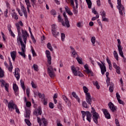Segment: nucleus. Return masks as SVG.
Masks as SVG:
<instances>
[{"instance_id": "obj_18", "label": "nucleus", "mask_w": 126, "mask_h": 126, "mask_svg": "<svg viewBox=\"0 0 126 126\" xmlns=\"http://www.w3.org/2000/svg\"><path fill=\"white\" fill-rule=\"evenodd\" d=\"M108 106L109 107V109H110V110H111V111L113 112H115V111L117 110V108L116 106H115V105H114L113 103L111 102H110L108 103Z\"/></svg>"}, {"instance_id": "obj_23", "label": "nucleus", "mask_w": 126, "mask_h": 126, "mask_svg": "<svg viewBox=\"0 0 126 126\" xmlns=\"http://www.w3.org/2000/svg\"><path fill=\"white\" fill-rule=\"evenodd\" d=\"M72 95L73 97H74V98H75V99H76V100H77L78 103H80V99L79 98V97H78V96H77V95L76 94V93H75V92H73L72 93Z\"/></svg>"}, {"instance_id": "obj_30", "label": "nucleus", "mask_w": 126, "mask_h": 126, "mask_svg": "<svg viewBox=\"0 0 126 126\" xmlns=\"http://www.w3.org/2000/svg\"><path fill=\"white\" fill-rule=\"evenodd\" d=\"M13 90L15 92H17L18 91V86L16 84H14L13 86Z\"/></svg>"}, {"instance_id": "obj_1", "label": "nucleus", "mask_w": 126, "mask_h": 126, "mask_svg": "<svg viewBox=\"0 0 126 126\" xmlns=\"http://www.w3.org/2000/svg\"><path fill=\"white\" fill-rule=\"evenodd\" d=\"M22 31V38L23 39V41L25 43H23L22 39L17 40V42H20L21 46L22 52L19 51L18 54L20 55L23 58H26V55H25V52H26V43L27 41V37L29 36V34L27 32V31H25L23 29H21Z\"/></svg>"}, {"instance_id": "obj_48", "label": "nucleus", "mask_w": 126, "mask_h": 126, "mask_svg": "<svg viewBox=\"0 0 126 126\" xmlns=\"http://www.w3.org/2000/svg\"><path fill=\"white\" fill-rule=\"evenodd\" d=\"M20 83H21V86L22 88L23 87H25V84H24V81H23L22 80H21Z\"/></svg>"}, {"instance_id": "obj_50", "label": "nucleus", "mask_w": 126, "mask_h": 126, "mask_svg": "<svg viewBox=\"0 0 126 126\" xmlns=\"http://www.w3.org/2000/svg\"><path fill=\"white\" fill-rule=\"evenodd\" d=\"M26 94H27V96L29 97V95L30 94V89H29V88H28L26 90Z\"/></svg>"}, {"instance_id": "obj_14", "label": "nucleus", "mask_w": 126, "mask_h": 126, "mask_svg": "<svg viewBox=\"0 0 126 126\" xmlns=\"http://www.w3.org/2000/svg\"><path fill=\"white\" fill-rule=\"evenodd\" d=\"M118 51L119 52V54L122 57V58H123L124 60V62H126V58H125V56H124V52H123V46L120 45H117Z\"/></svg>"}, {"instance_id": "obj_43", "label": "nucleus", "mask_w": 126, "mask_h": 126, "mask_svg": "<svg viewBox=\"0 0 126 126\" xmlns=\"http://www.w3.org/2000/svg\"><path fill=\"white\" fill-rule=\"evenodd\" d=\"M32 54L33 57H37V54L35 52V50H34V49L32 48Z\"/></svg>"}, {"instance_id": "obj_10", "label": "nucleus", "mask_w": 126, "mask_h": 126, "mask_svg": "<svg viewBox=\"0 0 126 126\" xmlns=\"http://www.w3.org/2000/svg\"><path fill=\"white\" fill-rule=\"evenodd\" d=\"M45 54L46 55V58H47L48 63L50 65V64H52V56H51V52H50V51L49 50H46L45 51Z\"/></svg>"}, {"instance_id": "obj_24", "label": "nucleus", "mask_w": 126, "mask_h": 126, "mask_svg": "<svg viewBox=\"0 0 126 126\" xmlns=\"http://www.w3.org/2000/svg\"><path fill=\"white\" fill-rule=\"evenodd\" d=\"M65 11L67 12V13H68V14H69V15H73V14L72 12H71V11H70V9L68 7V6H65Z\"/></svg>"}, {"instance_id": "obj_7", "label": "nucleus", "mask_w": 126, "mask_h": 126, "mask_svg": "<svg viewBox=\"0 0 126 126\" xmlns=\"http://www.w3.org/2000/svg\"><path fill=\"white\" fill-rule=\"evenodd\" d=\"M16 28H17V30L18 32V37L17 38V40H22V38H21V32H20L21 30V28L20 27V26H19V23H16L15 24Z\"/></svg>"}, {"instance_id": "obj_32", "label": "nucleus", "mask_w": 126, "mask_h": 126, "mask_svg": "<svg viewBox=\"0 0 126 126\" xmlns=\"http://www.w3.org/2000/svg\"><path fill=\"white\" fill-rule=\"evenodd\" d=\"M114 56L117 61H119V56H118V53H117V51H114L113 52Z\"/></svg>"}, {"instance_id": "obj_55", "label": "nucleus", "mask_w": 126, "mask_h": 126, "mask_svg": "<svg viewBox=\"0 0 126 126\" xmlns=\"http://www.w3.org/2000/svg\"><path fill=\"white\" fill-rule=\"evenodd\" d=\"M63 100L65 101V103H67V101L68 100V99L65 95H63Z\"/></svg>"}, {"instance_id": "obj_63", "label": "nucleus", "mask_w": 126, "mask_h": 126, "mask_svg": "<svg viewBox=\"0 0 126 126\" xmlns=\"http://www.w3.org/2000/svg\"><path fill=\"white\" fill-rule=\"evenodd\" d=\"M118 101L119 104L124 105V101H123V100H121V99H118Z\"/></svg>"}, {"instance_id": "obj_21", "label": "nucleus", "mask_w": 126, "mask_h": 126, "mask_svg": "<svg viewBox=\"0 0 126 126\" xmlns=\"http://www.w3.org/2000/svg\"><path fill=\"white\" fill-rule=\"evenodd\" d=\"M11 57L12 59L13 62L15 61V58H16V52L13 51L10 53Z\"/></svg>"}, {"instance_id": "obj_44", "label": "nucleus", "mask_w": 126, "mask_h": 126, "mask_svg": "<svg viewBox=\"0 0 126 126\" xmlns=\"http://www.w3.org/2000/svg\"><path fill=\"white\" fill-rule=\"evenodd\" d=\"M117 6H124L123 5H122V0H117Z\"/></svg>"}, {"instance_id": "obj_37", "label": "nucleus", "mask_w": 126, "mask_h": 126, "mask_svg": "<svg viewBox=\"0 0 126 126\" xmlns=\"http://www.w3.org/2000/svg\"><path fill=\"white\" fill-rule=\"evenodd\" d=\"M78 63H80V64H83V63L82 62V60L80 58H79L78 57L76 58Z\"/></svg>"}, {"instance_id": "obj_54", "label": "nucleus", "mask_w": 126, "mask_h": 126, "mask_svg": "<svg viewBox=\"0 0 126 126\" xmlns=\"http://www.w3.org/2000/svg\"><path fill=\"white\" fill-rule=\"evenodd\" d=\"M87 72L88 74H89V73H90V74H91V76H93L94 75L93 72H92L91 71V70H89Z\"/></svg>"}, {"instance_id": "obj_47", "label": "nucleus", "mask_w": 126, "mask_h": 126, "mask_svg": "<svg viewBox=\"0 0 126 126\" xmlns=\"http://www.w3.org/2000/svg\"><path fill=\"white\" fill-rule=\"evenodd\" d=\"M106 83H107V86H109L110 85V79L109 77H106Z\"/></svg>"}, {"instance_id": "obj_15", "label": "nucleus", "mask_w": 126, "mask_h": 126, "mask_svg": "<svg viewBox=\"0 0 126 126\" xmlns=\"http://www.w3.org/2000/svg\"><path fill=\"white\" fill-rule=\"evenodd\" d=\"M113 67H114V68H115V69H116L117 73H118V74H121V67L118 66V65H117V63H113Z\"/></svg>"}, {"instance_id": "obj_16", "label": "nucleus", "mask_w": 126, "mask_h": 126, "mask_svg": "<svg viewBox=\"0 0 126 126\" xmlns=\"http://www.w3.org/2000/svg\"><path fill=\"white\" fill-rule=\"evenodd\" d=\"M20 71V70H19V68H16L15 69V76L17 78V80L19 79L20 77V74H19V72Z\"/></svg>"}, {"instance_id": "obj_26", "label": "nucleus", "mask_w": 126, "mask_h": 126, "mask_svg": "<svg viewBox=\"0 0 126 126\" xmlns=\"http://www.w3.org/2000/svg\"><path fill=\"white\" fill-rule=\"evenodd\" d=\"M101 74L102 75H104L105 74V72L107 71V70H106V66L105 65L103 64V67L100 68Z\"/></svg>"}, {"instance_id": "obj_25", "label": "nucleus", "mask_w": 126, "mask_h": 126, "mask_svg": "<svg viewBox=\"0 0 126 126\" xmlns=\"http://www.w3.org/2000/svg\"><path fill=\"white\" fill-rule=\"evenodd\" d=\"M21 10L23 12L25 17L27 18V11H26V8L24 6H22L21 7Z\"/></svg>"}, {"instance_id": "obj_62", "label": "nucleus", "mask_w": 126, "mask_h": 126, "mask_svg": "<svg viewBox=\"0 0 126 126\" xmlns=\"http://www.w3.org/2000/svg\"><path fill=\"white\" fill-rule=\"evenodd\" d=\"M8 10L6 9V10L4 11V16L5 17H7V13H8Z\"/></svg>"}, {"instance_id": "obj_20", "label": "nucleus", "mask_w": 126, "mask_h": 126, "mask_svg": "<svg viewBox=\"0 0 126 126\" xmlns=\"http://www.w3.org/2000/svg\"><path fill=\"white\" fill-rule=\"evenodd\" d=\"M34 115L35 116H38V115H42V109H41V107H39L37 111L34 112Z\"/></svg>"}, {"instance_id": "obj_22", "label": "nucleus", "mask_w": 126, "mask_h": 126, "mask_svg": "<svg viewBox=\"0 0 126 126\" xmlns=\"http://www.w3.org/2000/svg\"><path fill=\"white\" fill-rule=\"evenodd\" d=\"M87 103L86 102V101H83L82 102V106L83 107H84V108H86V109H88V108H89V106H92L91 103H92V102H91V104H89L88 103L87 104Z\"/></svg>"}, {"instance_id": "obj_53", "label": "nucleus", "mask_w": 126, "mask_h": 126, "mask_svg": "<svg viewBox=\"0 0 126 126\" xmlns=\"http://www.w3.org/2000/svg\"><path fill=\"white\" fill-rule=\"evenodd\" d=\"M73 8V11L74 12V14L75 15L77 14L78 11H77L76 8H75V7H74V8Z\"/></svg>"}, {"instance_id": "obj_59", "label": "nucleus", "mask_w": 126, "mask_h": 126, "mask_svg": "<svg viewBox=\"0 0 126 126\" xmlns=\"http://www.w3.org/2000/svg\"><path fill=\"white\" fill-rule=\"evenodd\" d=\"M38 97L39 98H42L45 97V94H41L40 93H38Z\"/></svg>"}, {"instance_id": "obj_11", "label": "nucleus", "mask_w": 126, "mask_h": 126, "mask_svg": "<svg viewBox=\"0 0 126 126\" xmlns=\"http://www.w3.org/2000/svg\"><path fill=\"white\" fill-rule=\"evenodd\" d=\"M47 72L50 77H55L56 74L54 72V69L52 66H49L47 69Z\"/></svg>"}, {"instance_id": "obj_27", "label": "nucleus", "mask_w": 126, "mask_h": 126, "mask_svg": "<svg viewBox=\"0 0 126 126\" xmlns=\"http://www.w3.org/2000/svg\"><path fill=\"white\" fill-rule=\"evenodd\" d=\"M30 110L29 109H26V115L25 116V117H26V118H27V119H30Z\"/></svg>"}, {"instance_id": "obj_38", "label": "nucleus", "mask_w": 126, "mask_h": 126, "mask_svg": "<svg viewBox=\"0 0 126 126\" xmlns=\"http://www.w3.org/2000/svg\"><path fill=\"white\" fill-rule=\"evenodd\" d=\"M109 91L110 92L112 93L114 91V85H110V86L109 87Z\"/></svg>"}, {"instance_id": "obj_9", "label": "nucleus", "mask_w": 126, "mask_h": 126, "mask_svg": "<svg viewBox=\"0 0 126 126\" xmlns=\"http://www.w3.org/2000/svg\"><path fill=\"white\" fill-rule=\"evenodd\" d=\"M17 106V105L15 104V103L14 102V101L12 100H10L8 103V108L9 110H11V111H12V110L15 109V108H16Z\"/></svg>"}, {"instance_id": "obj_45", "label": "nucleus", "mask_w": 126, "mask_h": 126, "mask_svg": "<svg viewBox=\"0 0 126 126\" xmlns=\"http://www.w3.org/2000/svg\"><path fill=\"white\" fill-rule=\"evenodd\" d=\"M33 68L36 71H38V70H39V69L38 68V65L36 64H33Z\"/></svg>"}, {"instance_id": "obj_40", "label": "nucleus", "mask_w": 126, "mask_h": 126, "mask_svg": "<svg viewBox=\"0 0 126 126\" xmlns=\"http://www.w3.org/2000/svg\"><path fill=\"white\" fill-rule=\"evenodd\" d=\"M50 13L51 14V15H57V12L56 11V10L52 9L51 12Z\"/></svg>"}, {"instance_id": "obj_52", "label": "nucleus", "mask_w": 126, "mask_h": 126, "mask_svg": "<svg viewBox=\"0 0 126 126\" xmlns=\"http://www.w3.org/2000/svg\"><path fill=\"white\" fill-rule=\"evenodd\" d=\"M105 118L107 119V120H109V119H111V115H110V113H107V114L104 115Z\"/></svg>"}, {"instance_id": "obj_6", "label": "nucleus", "mask_w": 126, "mask_h": 126, "mask_svg": "<svg viewBox=\"0 0 126 126\" xmlns=\"http://www.w3.org/2000/svg\"><path fill=\"white\" fill-rule=\"evenodd\" d=\"M71 70L75 76H80V77H83L84 75L81 72L76 70V68L74 67V65H72L71 67Z\"/></svg>"}, {"instance_id": "obj_60", "label": "nucleus", "mask_w": 126, "mask_h": 126, "mask_svg": "<svg viewBox=\"0 0 126 126\" xmlns=\"http://www.w3.org/2000/svg\"><path fill=\"white\" fill-rule=\"evenodd\" d=\"M31 84L33 88H37V87L36 86V85H35V83H34V82H32Z\"/></svg>"}, {"instance_id": "obj_41", "label": "nucleus", "mask_w": 126, "mask_h": 126, "mask_svg": "<svg viewBox=\"0 0 126 126\" xmlns=\"http://www.w3.org/2000/svg\"><path fill=\"white\" fill-rule=\"evenodd\" d=\"M25 1L27 6H29V7H31V5H30V1H29V0H25Z\"/></svg>"}, {"instance_id": "obj_28", "label": "nucleus", "mask_w": 126, "mask_h": 126, "mask_svg": "<svg viewBox=\"0 0 126 126\" xmlns=\"http://www.w3.org/2000/svg\"><path fill=\"white\" fill-rule=\"evenodd\" d=\"M47 47L48 49H49V50H50V51H51V52H53V51H54V49H53V47H52V44H51V43H50V42L48 43V44L47 45Z\"/></svg>"}, {"instance_id": "obj_13", "label": "nucleus", "mask_w": 126, "mask_h": 126, "mask_svg": "<svg viewBox=\"0 0 126 126\" xmlns=\"http://www.w3.org/2000/svg\"><path fill=\"white\" fill-rule=\"evenodd\" d=\"M0 82L1 83V86L2 87V86H4L5 89L7 92H8V87H9V85L7 83H5V81L3 80V79H1L0 80Z\"/></svg>"}, {"instance_id": "obj_61", "label": "nucleus", "mask_w": 126, "mask_h": 126, "mask_svg": "<svg viewBox=\"0 0 126 126\" xmlns=\"http://www.w3.org/2000/svg\"><path fill=\"white\" fill-rule=\"evenodd\" d=\"M1 34L2 36L3 41H5V35H4V33H3L2 32H1Z\"/></svg>"}, {"instance_id": "obj_51", "label": "nucleus", "mask_w": 126, "mask_h": 126, "mask_svg": "<svg viewBox=\"0 0 126 126\" xmlns=\"http://www.w3.org/2000/svg\"><path fill=\"white\" fill-rule=\"evenodd\" d=\"M102 21H104L106 22H109V19L108 18H105V17H102Z\"/></svg>"}, {"instance_id": "obj_3", "label": "nucleus", "mask_w": 126, "mask_h": 126, "mask_svg": "<svg viewBox=\"0 0 126 126\" xmlns=\"http://www.w3.org/2000/svg\"><path fill=\"white\" fill-rule=\"evenodd\" d=\"M84 92L86 94V101L89 104L91 105V102H92V98H91V94L88 93L89 90L86 87V86L83 87Z\"/></svg>"}, {"instance_id": "obj_58", "label": "nucleus", "mask_w": 126, "mask_h": 126, "mask_svg": "<svg viewBox=\"0 0 126 126\" xmlns=\"http://www.w3.org/2000/svg\"><path fill=\"white\" fill-rule=\"evenodd\" d=\"M26 105L28 107H31V102L28 101L26 102Z\"/></svg>"}, {"instance_id": "obj_31", "label": "nucleus", "mask_w": 126, "mask_h": 126, "mask_svg": "<svg viewBox=\"0 0 126 126\" xmlns=\"http://www.w3.org/2000/svg\"><path fill=\"white\" fill-rule=\"evenodd\" d=\"M91 42L93 45V46H95V42L96 41V38L95 36H93L91 39Z\"/></svg>"}, {"instance_id": "obj_2", "label": "nucleus", "mask_w": 126, "mask_h": 126, "mask_svg": "<svg viewBox=\"0 0 126 126\" xmlns=\"http://www.w3.org/2000/svg\"><path fill=\"white\" fill-rule=\"evenodd\" d=\"M63 16L64 17V21L61 17V15H59L58 16V19L59 22H62L63 26L64 27H67V28H69L70 27V25L69 24V21L68 20V18L66 15L65 12L63 13Z\"/></svg>"}, {"instance_id": "obj_34", "label": "nucleus", "mask_w": 126, "mask_h": 126, "mask_svg": "<svg viewBox=\"0 0 126 126\" xmlns=\"http://www.w3.org/2000/svg\"><path fill=\"white\" fill-rule=\"evenodd\" d=\"M94 85V86H96L97 89H100V86L99 85V83H98V81H95V82H93Z\"/></svg>"}, {"instance_id": "obj_19", "label": "nucleus", "mask_w": 126, "mask_h": 126, "mask_svg": "<svg viewBox=\"0 0 126 126\" xmlns=\"http://www.w3.org/2000/svg\"><path fill=\"white\" fill-rule=\"evenodd\" d=\"M117 7L118 9H119L120 14H121V15H124L123 10H125V7H124V6H117Z\"/></svg>"}, {"instance_id": "obj_56", "label": "nucleus", "mask_w": 126, "mask_h": 126, "mask_svg": "<svg viewBox=\"0 0 126 126\" xmlns=\"http://www.w3.org/2000/svg\"><path fill=\"white\" fill-rule=\"evenodd\" d=\"M48 104V99L44 98L43 99V104L46 106Z\"/></svg>"}, {"instance_id": "obj_46", "label": "nucleus", "mask_w": 126, "mask_h": 126, "mask_svg": "<svg viewBox=\"0 0 126 126\" xmlns=\"http://www.w3.org/2000/svg\"><path fill=\"white\" fill-rule=\"evenodd\" d=\"M13 17H14V19H16V20H17V19H18V16L17 15V14L16 13H13Z\"/></svg>"}, {"instance_id": "obj_33", "label": "nucleus", "mask_w": 126, "mask_h": 126, "mask_svg": "<svg viewBox=\"0 0 126 126\" xmlns=\"http://www.w3.org/2000/svg\"><path fill=\"white\" fill-rule=\"evenodd\" d=\"M3 76H4V73L3 70H2V69L0 67V77L2 78Z\"/></svg>"}, {"instance_id": "obj_5", "label": "nucleus", "mask_w": 126, "mask_h": 126, "mask_svg": "<svg viewBox=\"0 0 126 126\" xmlns=\"http://www.w3.org/2000/svg\"><path fill=\"white\" fill-rule=\"evenodd\" d=\"M91 113L93 115V120L94 122L96 124H98V119L100 116H99V114L96 112V110H95L94 107H92Z\"/></svg>"}, {"instance_id": "obj_49", "label": "nucleus", "mask_w": 126, "mask_h": 126, "mask_svg": "<svg viewBox=\"0 0 126 126\" xmlns=\"http://www.w3.org/2000/svg\"><path fill=\"white\" fill-rule=\"evenodd\" d=\"M84 68L86 69V72H87L88 71L90 70L89 68H88V64H86L84 66Z\"/></svg>"}, {"instance_id": "obj_4", "label": "nucleus", "mask_w": 126, "mask_h": 126, "mask_svg": "<svg viewBox=\"0 0 126 126\" xmlns=\"http://www.w3.org/2000/svg\"><path fill=\"white\" fill-rule=\"evenodd\" d=\"M81 113L82 114L83 121H85V116H86L87 121H88L89 123H91V119L92 118L91 113H90L89 111L85 112L84 111H82Z\"/></svg>"}, {"instance_id": "obj_64", "label": "nucleus", "mask_w": 126, "mask_h": 126, "mask_svg": "<svg viewBox=\"0 0 126 126\" xmlns=\"http://www.w3.org/2000/svg\"><path fill=\"white\" fill-rule=\"evenodd\" d=\"M100 2V0H97L96 1L97 5H98V6H101V3Z\"/></svg>"}, {"instance_id": "obj_42", "label": "nucleus", "mask_w": 126, "mask_h": 126, "mask_svg": "<svg viewBox=\"0 0 126 126\" xmlns=\"http://www.w3.org/2000/svg\"><path fill=\"white\" fill-rule=\"evenodd\" d=\"M102 111L103 112L104 116L109 113V112H108V110L106 109H102Z\"/></svg>"}, {"instance_id": "obj_35", "label": "nucleus", "mask_w": 126, "mask_h": 126, "mask_svg": "<svg viewBox=\"0 0 126 126\" xmlns=\"http://www.w3.org/2000/svg\"><path fill=\"white\" fill-rule=\"evenodd\" d=\"M64 39H65V34L63 33H61V39L62 42H64Z\"/></svg>"}, {"instance_id": "obj_17", "label": "nucleus", "mask_w": 126, "mask_h": 126, "mask_svg": "<svg viewBox=\"0 0 126 126\" xmlns=\"http://www.w3.org/2000/svg\"><path fill=\"white\" fill-rule=\"evenodd\" d=\"M70 49L71 50L72 57L73 58H76V56L77 57H78V54H77V53L75 51V49H74L72 46H70Z\"/></svg>"}, {"instance_id": "obj_36", "label": "nucleus", "mask_w": 126, "mask_h": 126, "mask_svg": "<svg viewBox=\"0 0 126 126\" xmlns=\"http://www.w3.org/2000/svg\"><path fill=\"white\" fill-rule=\"evenodd\" d=\"M25 122L27 124V126H31L32 125L31 124V123L30 122V121L29 120H28V119H25Z\"/></svg>"}, {"instance_id": "obj_39", "label": "nucleus", "mask_w": 126, "mask_h": 126, "mask_svg": "<svg viewBox=\"0 0 126 126\" xmlns=\"http://www.w3.org/2000/svg\"><path fill=\"white\" fill-rule=\"evenodd\" d=\"M100 13V15L102 16V17H106V13L105 12V11H101Z\"/></svg>"}, {"instance_id": "obj_57", "label": "nucleus", "mask_w": 126, "mask_h": 126, "mask_svg": "<svg viewBox=\"0 0 126 126\" xmlns=\"http://www.w3.org/2000/svg\"><path fill=\"white\" fill-rule=\"evenodd\" d=\"M49 108H50V109H54V103H53L52 102H50L49 103Z\"/></svg>"}, {"instance_id": "obj_29", "label": "nucleus", "mask_w": 126, "mask_h": 126, "mask_svg": "<svg viewBox=\"0 0 126 126\" xmlns=\"http://www.w3.org/2000/svg\"><path fill=\"white\" fill-rule=\"evenodd\" d=\"M88 5L89 8H91L92 6V2H91V0H86Z\"/></svg>"}, {"instance_id": "obj_12", "label": "nucleus", "mask_w": 126, "mask_h": 126, "mask_svg": "<svg viewBox=\"0 0 126 126\" xmlns=\"http://www.w3.org/2000/svg\"><path fill=\"white\" fill-rule=\"evenodd\" d=\"M42 122L43 123L44 126H46V125L48 124L47 120L45 119V118H42L41 119L40 118L37 117V122L38 123L40 126H42Z\"/></svg>"}, {"instance_id": "obj_8", "label": "nucleus", "mask_w": 126, "mask_h": 126, "mask_svg": "<svg viewBox=\"0 0 126 126\" xmlns=\"http://www.w3.org/2000/svg\"><path fill=\"white\" fill-rule=\"evenodd\" d=\"M51 31L53 36L55 37V38H58V36L59 34H60V32L57 31V28H56V26H55V25H52Z\"/></svg>"}]
</instances>
